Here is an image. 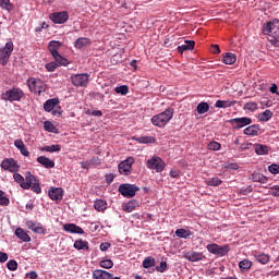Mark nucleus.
<instances>
[{"label": "nucleus", "instance_id": "1", "mask_svg": "<svg viewBox=\"0 0 279 279\" xmlns=\"http://www.w3.org/2000/svg\"><path fill=\"white\" fill-rule=\"evenodd\" d=\"M263 34L268 36V41L272 47H279V20L275 19L263 26Z\"/></svg>", "mask_w": 279, "mask_h": 279}, {"label": "nucleus", "instance_id": "2", "mask_svg": "<svg viewBox=\"0 0 279 279\" xmlns=\"http://www.w3.org/2000/svg\"><path fill=\"white\" fill-rule=\"evenodd\" d=\"M22 189H24V191H29L31 189V191H33V193H36L37 195H40V193H43L40 182L29 171L25 172L24 174V183H22Z\"/></svg>", "mask_w": 279, "mask_h": 279}, {"label": "nucleus", "instance_id": "3", "mask_svg": "<svg viewBox=\"0 0 279 279\" xmlns=\"http://www.w3.org/2000/svg\"><path fill=\"white\" fill-rule=\"evenodd\" d=\"M171 119H173V108H167L161 113L154 116L151 118V123L156 128H165Z\"/></svg>", "mask_w": 279, "mask_h": 279}, {"label": "nucleus", "instance_id": "4", "mask_svg": "<svg viewBox=\"0 0 279 279\" xmlns=\"http://www.w3.org/2000/svg\"><path fill=\"white\" fill-rule=\"evenodd\" d=\"M25 96V93L22 92L19 87H13L2 94V99L4 101H21L23 97Z\"/></svg>", "mask_w": 279, "mask_h": 279}, {"label": "nucleus", "instance_id": "5", "mask_svg": "<svg viewBox=\"0 0 279 279\" xmlns=\"http://www.w3.org/2000/svg\"><path fill=\"white\" fill-rule=\"evenodd\" d=\"M26 84L29 88L31 93H37L40 95V93H45L47 85H45V82L40 78L31 77L26 81Z\"/></svg>", "mask_w": 279, "mask_h": 279}, {"label": "nucleus", "instance_id": "6", "mask_svg": "<svg viewBox=\"0 0 279 279\" xmlns=\"http://www.w3.org/2000/svg\"><path fill=\"white\" fill-rule=\"evenodd\" d=\"M118 191L123 197L130 199L134 197L141 189L136 186V184L123 183L119 186Z\"/></svg>", "mask_w": 279, "mask_h": 279}, {"label": "nucleus", "instance_id": "7", "mask_svg": "<svg viewBox=\"0 0 279 279\" xmlns=\"http://www.w3.org/2000/svg\"><path fill=\"white\" fill-rule=\"evenodd\" d=\"M0 167L3 169V171H9L10 173H19V171H21V166L14 158L3 159Z\"/></svg>", "mask_w": 279, "mask_h": 279}, {"label": "nucleus", "instance_id": "8", "mask_svg": "<svg viewBox=\"0 0 279 279\" xmlns=\"http://www.w3.org/2000/svg\"><path fill=\"white\" fill-rule=\"evenodd\" d=\"M146 167L155 170L157 173H162V171H165L166 163L162 158L153 157L146 161Z\"/></svg>", "mask_w": 279, "mask_h": 279}, {"label": "nucleus", "instance_id": "9", "mask_svg": "<svg viewBox=\"0 0 279 279\" xmlns=\"http://www.w3.org/2000/svg\"><path fill=\"white\" fill-rule=\"evenodd\" d=\"M228 123L232 125L233 130H241L246 125H252V118H248V117L233 118L228 120Z\"/></svg>", "mask_w": 279, "mask_h": 279}, {"label": "nucleus", "instance_id": "10", "mask_svg": "<svg viewBox=\"0 0 279 279\" xmlns=\"http://www.w3.org/2000/svg\"><path fill=\"white\" fill-rule=\"evenodd\" d=\"M89 80H90V76L87 73L76 74L71 76V82L73 86H76V87L88 86Z\"/></svg>", "mask_w": 279, "mask_h": 279}, {"label": "nucleus", "instance_id": "11", "mask_svg": "<svg viewBox=\"0 0 279 279\" xmlns=\"http://www.w3.org/2000/svg\"><path fill=\"white\" fill-rule=\"evenodd\" d=\"M134 165V158L129 157L118 166L119 173L121 175H130L132 173V166Z\"/></svg>", "mask_w": 279, "mask_h": 279}, {"label": "nucleus", "instance_id": "12", "mask_svg": "<svg viewBox=\"0 0 279 279\" xmlns=\"http://www.w3.org/2000/svg\"><path fill=\"white\" fill-rule=\"evenodd\" d=\"M49 19L50 21H52V23H56L57 25H64V23L69 21V12H53L49 15Z\"/></svg>", "mask_w": 279, "mask_h": 279}, {"label": "nucleus", "instance_id": "13", "mask_svg": "<svg viewBox=\"0 0 279 279\" xmlns=\"http://www.w3.org/2000/svg\"><path fill=\"white\" fill-rule=\"evenodd\" d=\"M48 195L52 202L60 204L62 198L64 197V190L62 187H53L51 186L48 191Z\"/></svg>", "mask_w": 279, "mask_h": 279}, {"label": "nucleus", "instance_id": "14", "mask_svg": "<svg viewBox=\"0 0 279 279\" xmlns=\"http://www.w3.org/2000/svg\"><path fill=\"white\" fill-rule=\"evenodd\" d=\"M183 258H185L190 263H199V260H204L206 256L204 255V253H199L196 251H187L183 253Z\"/></svg>", "mask_w": 279, "mask_h": 279}, {"label": "nucleus", "instance_id": "15", "mask_svg": "<svg viewBox=\"0 0 279 279\" xmlns=\"http://www.w3.org/2000/svg\"><path fill=\"white\" fill-rule=\"evenodd\" d=\"M26 227L28 228V230L36 232V234H45V228L43 227V225H40V222L27 220Z\"/></svg>", "mask_w": 279, "mask_h": 279}, {"label": "nucleus", "instance_id": "16", "mask_svg": "<svg viewBox=\"0 0 279 279\" xmlns=\"http://www.w3.org/2000/svg\"><path fill=\"white\" fill-rule=\"evenodd\" d=\"M63 230L70 234H84V229L75 223H65Z\"/></svg>", "mask_w": 279, "mask_h": 279}, {"label": "nucleus", "instance_id": "17", "mask_svg": "<svg viewBox=\"0 0 279 279\" xmlns=\"http://www.w3.org/2000/svg\"><path fill=\"white\" fill-rule=\"evenodd\" d=\"M15 236H17V239H20L24 243H29V241H32V236H29V234L21 227L15 229Z\"/></svg>", "mask_w": 279, "mask_h": 279}, {"label": "nucleus", "instance_id": "18", "mask_svg": "<svg viewBox=\"0 0 279 279\" xmlns=\"http://www.w3.org/2000/svg\"><path fill=\"white\" fill-rule=\"evenodd\" d=\"M37 162H39V165L45 167V169H53V167H56V162L45 156H39L37 158Z\"/></svg>", "mask_w": 279, "mask_h": 279}, {"label": "nucleus", "instance_id": "19", "mask_svg": "<svg viewBox=\"0 0 279 279\" xmlns=\"http://www.w3.org/2000/svg\"><path fill=\"white\" fill-rule=\"evenodd\" d=\"M243 133L246 136H258V134L260 133V125L258 124L250 125L246 129H244Z\"/></svg>", "mask_w": 279, "mask_h": 279}, {"label": "nucleus", "instance_id": "20", "mask_svg": "<svg viewBox=\"0 0 279 279\" xmlns=\"http://www.w3.org/2000/svg\"><path fill=\"white\" fill-rule=\"evenodd\" d=\"M60 104V100L58 98H51L48 99L45 104H44V110L46 112H52V110L56 108V106H58Z\"/></svg>", "mask_w": 279, "mask_h": 279}, {"label": "nucleus", "instance_id": "21", "mask_svg": "<svg viewBox=\"0 0 279 279\" xmlns=\"http://www.w3.org/2000/svg\"><path fill=\"white\" fill-rule=\"evenodd\" d=\"M60 47H62V44L60 41H56V40H51L48 45V49L52 56V58H54V56H58L60 52L58 51L60 49Z\"/></svg>", "mask_w": 279, "mask_h": 279}, {"label": "nucleus", "instance_id": "22", "mask_svg": "<svg viewBox=\"0 0 279 279\" xmlns=\"http://www.w3.org/2000/svg\"><path fill=\"white\" fill-rule=\"evenodd\" d=\"M93 278L94 279H110L112 278V274L102 270V269H96L93 271Z\"/></svg>", "mask_w": 279, "mask_h": 279}, {"label": "nucleus", "instance_id": "23", "mask_svg": "<svg viewBox=\"0 0 279 279\" xmlns=\"http://www.w3.org/2000/svg\"><path fill=\"white\" fill-rule=\"evenodd\" d=\"M236 106V100H217L215 104V108H232Z\"/></svg>", "mask_w": 279, "mask_h": 279}, {"label": "nucleus", "instance_id": "24", "mask_svg": "<svg viewBox=\"0 0 279 279\" xmlns=\"http://www.w3.org/2000/svg\"><path fill=\"white\" fill-rule=\"evenodd\" d=\"M255 154L257 156H267L269 154V146L263 144H255L254 145Z\"/></svg>", "mask_w": 279, "mask_h": 279}, {"label": "nucleus", "instance_id": "25", "mask_svg": "<svg viewBox=\"0 0 279 279\" xmlns=\"http://www.w3.org/2000/svg\"><path fill=\"white\" fill-rule=\"evenodd\" d=\"M195 49V41L186 40L184 45L178 47L179 53H184V51H193Z\"/></svg>", "mask_w": 279, "mask_h": 279}, {"label": "nucleus", "instance_id": "26", "mask_svg": "<svg viewBox=\"0 0 279 279\" xmlns=\"http://www.w3.org/2000/svg\"><path fill=\"white\" fill-rule=\"evenodd\" d=\"M88 45H90V39L86 37H80L74 43L75 49H83V47H88Z\"/></svg>", "mask_w": 279, "mask_h": 279}, {"label": "nucleus", "instance_id": "27", "mask_svg": "<svg viewBox=\"0 0 279 279\" xmlns=\"http://www.w3.org/2000/svg\"><path fill=\"white\" fill-rule=\"evenodd\" d=\"M137 206H138V201L132 199L125 205H123L122 210H124V213H133V210H136Z\"/></svg>", "mask_w": 279, "mask_h": 279}, {"label": "nucleus", "instance_id": "28", "mask_svg": "<svg viewBox=\"0 0 279 279\" xmlns=\"http://www.w3.org/2000/svg\"><path fill=\"white\" fill-rule=\"evenodd\" d=\"M222 62L223 64H234V62H236V54L232 52H226L222 54Z\"/></svg>", "mask_w": 279, "mask_h": 279}, {"label": "nucleus", "instance_id": "29", "mask_svg": "<svg viewBox=\"0 0 279 279\" xmlns=\"http://www.w3.org/2000/svg\"><path fill=\"white\" fill-rule=\"evenodd\" d=\"M271 117H274V112H271L269 109H266L264 112L258 114L257 119L258 121L266 123L271 119Z\"/></svg>", "mask_w": 279, "mask_h": 279}, {"label": "nucleus", "instance_id": "30", "mask_svg": "<svg viewBox=\"0 0 279 279\" xmlns=\"http://www.w3.org/2000/svg\"><path fill=\"white\" fill-rule=\"evenodd\" d=\"M175 235L179 236V239H189L193 236V232L186 229H177Z\"/></svg>", "mask_w": 279, "mask_h": 279}, {"label": "nucleus", "instance_id": "31", "mask_svg": "<svg viewBox=\"0 0 279 279\" xmlns=\"http://www.w3.org/2000/svg\"><path fill=\"white\" fill-rule=\"evenodd\" d=\"M208 110H210V105H208V102H199L196 107V112L198 114H206V112H208Z\"/></svg>", "mask_w": 279, "mask_h": 279}, {"label": "nucleus", "instance_id": "32", "mask_svg": "<svg viewBox=\"0 0 279 279\" xmlns=\"http://www.w3.org/2000/svg\"><path fill=\"white\" fill-rule=\"evenodd\" d=\"M255 260H257V263H260V265H267V263H269V255L262 253V254H255L254 255Z\"/></svg>", "mask_w": 279, "mask_h": 279}, {"label": "nucleus", "instance_id": "33", "mask_svg": "<svg viewBox=\"0 0 279 279\" xmlns=\"http://www.w3.org/2000/svg\"><path fill=\"white\" fill-rule=\"evenodd\" d=\"M252 180L253 182H259V184H267V177L258 172L252 174Z\"/></svg>", "mask_w": 279, "mask_h": 279}, {"label": "nucleus", "instance_id": "34", "mask_svg": "<svg viewBox=\"0 0 279 279\" xmlns=\"http://www.w3.org/2000/svg\"><path fill=\"white\" fill-rule=\"evenodd\" d=\"M135 141L137 143H141L142 145H146L148 143H156V137H154V136H141V137H136Z\"/></svg>", "mask_w": 279, "mask_h": 279}, {"label": "nucleus", "instance_id": "35", "mask_svg": "<svg viewBox=\"0 0 279 279\" xmlns=\"http://www.w3.org/2000/svg\"><path fill=\"white\" fill-rule=\"evenodd\" d=\"M144 269H149V267H156V258L148 256L143 260Z\"/></svg>", "mask_w": 279, "mask_h": 279}, {"label": "nucleus", "instance_id": "36", "mask_svg": "<svg viewBox=\"0 0 279 279\" xmlns=\"http://www.w3.org/2000/svg\"><path fill=\"white\" fill-rule=\"evenodd\" d=\"M74 247L75 250H86L88 251L89 247H88V241H84V240H76L74 242Z\"/></svg>", "mask_w": 279, "mask_h": 279}, {"label": "nucleus", "instance_id": "37", "mask_svg": "<svg viewBox=\"0 0 279 279\" xmlns=\"http://www.w3.org/2000/svg\"><path fill=\"white\" fill-rule=\"evenodd\" d=\"M107 203L104 199H98L94 203L95 210H98V213H104L106 210Z\"/></svg>", "mask_w": 279, "mask_h": 279}, {"label": "nucleus", "instance_id": "38", "mask_svg": "<svg viewBox=\"0 0 279 279\" xmlns=\"http://www.w3.org/2000/svg\"><path fill=\"white\" fill-rule=\"evenodd\" d=\"M239 267H240L241 271H250V269H252V260L244 259L239 263Z\"/></svg>", "mask_w": 279, "mask_h": 279}, {"label": "nucleus", "instance_id": "39", "mask_svg": "<svg viewBox=\"0 0 279 279\" xmlns=\"http://www.w3.org/2000/svg\"><path fill=\"white\" fill-rule=\"evenodd\" d=\"M39 149H40V151H49L50 154H53L56 151H60V149H62V147L60 145L56 144V145H51V146H44Z\"/></svg>", "mask_w": 279, "mask_h": 279}, {"label": "nucleus", "instance_id": "40", "mask_svg": "<svg viewBox=\"0 0 279 279\" xmlns=\"http://www.w3.org/2000/svg\"><path fill=\"white\" fill-rule=\"evenodd\" d=\"M230 252V245H218L216 256H226Z\"/></svg>", "mask_w": 279, "mask_h": 279}, {"label": "nucleus", "instance_id": "41", "mask_svg": "<svg viewBox=\"0 0 279 279\" xmlns=\"http://www.w3.org/2000/svg\"><path fill=\"white\" fill-rule=\"evenodd\" d=\"M53 58L58 66H66L69 64V60L64 57H61L60 53L56 54Z\"/></svg>", "mask_w": 279, "mask_h": 279}, {"label": "nucleus", "instance_id": "42", "mask_svg": "<svg viewBox=\"0 0 279 279\" xmlns=\"http://www.w3.org/2000/svg\"><path fill=\"white\" fill-rule=\"evenodd\" d=\"M0 8L8 10V12H12V10H14V5L10 3V0H0Z\"/></svg>", "mask_w": 279, "mask_h": 279}, {"label": "nucleus", "instance_id": "43", "mask_svg": "<svg viewBox=\"0 0 279 279\" xmlns=\"http://www.w3.org/2000/svg\"><path fill=\"white\" fill-rule=\"evenodd\" d=\"M13 179H14V182H16L17 184H20L21 189H23V184L25 182V177L22 175L21 173L19 172H13Z\"/></svg>", "mask_w": 279, "mask_h": 279}, {"label": "nucleus", "instance_id": "44", "mask_svg": "<svg viewBox=\"0 0 279 279\" xmlns=\"http://www.w3.org/2000/svg\"><path fill=\"white\" fill-rule=\"evenodd\" d=\"M9 60H10V54L8 52L0 50V64H2V66H5Z\"/></svg>", "mask_w": 279, "mask_h": 279}, {"label": "nucleus", "instance_id": "45", "mask_svg": "<svg viewBox=\"0 0 279 279\" xmlns=\"http://www.w3.org/2000/svg\"><path fill=\"white\" fill-rule=\"evenodd\" d=\"M100 267H102V269H112V267H114V263L112 259H104L100 262Z\"/></svg>", "mask_w": 279, "mask_h": 279}, {"label": "nucleus", "instance_id": "46", "mask_svg": "<svg viewBox=\"0 0 279 279\" xmlns=\"http://www.w3.org/2000/svg\"><path fill=\"white\" fill-rule=\"evenodd\" d=\"M4 53L12 56V51H14V44L12 41H8L3 49H1Z\"/></svg>", "mask_w": 279, "mask_h": 279}, {"label": "nucleus", "instance_id": "47", "mask_svg": "<svg viewBox=\"0 0 279 279\" xmlns=\"http://www.w3.org/2000/svg\"><path fill=\"white\" fill-rule=\"evenodd\" d=\"M114 92L118 95H128V93H130V87H128V85H122V86L116 87Z\"/></svg>", "mask_w": 279, "mask_h": 279}, {"label": "nucleus", "instance_id": "48", "mask_svg": "<svg viewBox=\"0 0 279 279\" xmlns=\"http://www.w3.org/2000/svg\"><path fill=\"white\" fill-rule=\"evenodd\" d=\"M7 268L9 271H16L19 269V263H16L14 259H11L7 263Z\"/></svg>", "mask_w": 279, "mask_h": 279}, {"label": "nucleus", "instance_id": "49", "mask_svg": "<svg viewBox=\"0 0 279 279\" xmlns=\"http://www.w3.org/2000/svg\"><path fill=\"white\" fill-rule=\"evenodd\" d=\"M244 110H250L251 112H255V110H258V104L256 102H246L244 105Z\"/></svg>", "mask_w": 279, "mask_h": 279}, {"label": "nucleus", "instance_id": "50", "mask_svg": "<svg viewBox=\"0 0 279 279\" xmlns=\"http://www.w3.org/2000/svg\"><path fill=\"white\" fill-rule=\"evenodd\" d=\"M220 184H221V179H219L218 177L207 180L208 186H219Z\"/></svg>", "mask_w": 279, "mask_h": 279}, {"label": "nucleus", "instance_id": "51", "mask_svg": "<svg viewBox=\"0 0 279 279\" xmlns=\"http://www.w3.org/2000/svg\"><path fill=\"white\" fill-rule=\"evenodd\" d=\"M208 149L211 151H219V149H221V144L219 142H210L208 144Z\"/></svg>", "mask_w": 279, "mask_h": 279}, {"label": "nucleus", "instance_id": "52", "mask_svg": "<svg viewBox=\"0 0 279 279\" xmlns=\"http://www.w3.org/2000/svg\"><path fill=\"white\" fill-rule=\"evenodd\" d=\"M44 129L46 130V132H56V125H53V123H51L50 121H46L44 123Z\"/></svg>", "mask_w": 279, "mask_h": 279}, {"label": "nucleus", "instance_id": "53", "mask_svg": "<svg viewBox=\"0 0 279 279\" xmlns=\"http://www.w3.org/2000/svg\"><path fill=\"white\" fill-rule=\"evenodd\" d=\"M89 165L90 167H99V165H101V159L99 157H93L89 160Z\"/></svg>", "mask_w": 279, "mask_h": 279}, {"label": "nucleus", "instance_id": "54", "mask_svg": "<svg viewBox=\"0 0 279 279\" xmlns=\"http://www.w3.org/2000/svg\"><path fill=\"white\" fill-rule=\"evenodd\" d=\"M219 247V244H208L207 245V251L210 253V254H215L217 255V250Z\"/></svg>", "mask_w": 279, "mask_h": 279}, {"label": "nucleus", "instance_id": "55", "mask_svg": "<svg viewBox=\"0 0 279 279\" xmlns=\"http://www.w3.org/2000/svg\"><path fill=\"white\" fill-rule=\"evenodd\" d=\"M57 66H59L57 62H49L46 64V69L49 71V73H53Z\"/></svg>", "mask_w": 279, "mask_h": 279}, {"label": "nucleus", "instance_id": "56", "mask_svg": "<svg viewBox=\"0 0 279 279\" xmlns=\"http://www.w3.org/2000/svg\"><path fill=\"white\" fill-rule=\"evenodd\" d=\"M268 171L274 173L275 175L279 173V163H272L268 167Z\"/></svg>", "mask_w": 279, "mask_h": 279}, {"label": "nucleus", "instance_id": "57", "mask_svg": "<svg viewBox=\"0 0 279 279\" xmlns=\"http://www.w3.org/2000/svg\"><path fill=\"white\" fill-rule=\"evenodd\" d=\"M167 269V262H161L159 266H156V271L159 274H165V270Z\"/></svg>", "mask_w": 279, "mask_h": 279}, {"label": "nucleus", "instance_id": "58", "mask_svg": "<svg viewBox=\"0 0 279 279\" xmlns=\"http://www.w3.org/2000/svg\"><path fill=\"white\" fill-rule=\"evenodd\" d=\"M209 51L214 54L221 53V48H219V45L214 44L210 46Z\"/></svg>", "mask_w": 279, "mask_h": 279}, {"label": "nucleus", "instance_id": "59", "mask_svg": "<svg viewBox=\"0 0 279 279\" xmlns=\"http://www.w3.org/2000/svg\"><path fill=\"white\" fill-rule=\"evenodd\" d=\"M52 114L53 117H62V108L60 106H58L57 108L54 107L52 109Z\"/></svg>", "mask_w": 279, "mask_h": 279}, {"label": "nucleus", "instance_id": "60", "mask_svg": "<svg viewBox=\"0 0 279 279\" xmlns=\"http://www.w3.org/2000/svg\"><path fill=\"white\" fill-rule=\"evenodd\" d=\"M0 206H10V198L2 196L0 198Z\"/></svg>", "mask_w": 279, "mask_h": 279}, {"label": "nucleus", "instance_id": "61", "mask_svg": "<svg viewBox=\"0 0 279 279\" xmlns=\"http://www.w3.org/2000/svg\"><path fill=\"white\" fill-rule=\"evenodd\" d=\"M14 146H15L17 149H20V148H22V147L25 146V143L23 142V140H15V141H14Z\"/></svg>", "mask_w": 279, "mask_h": 279}, {"label": "nucleus", "instance_id": "62", "mask_svg": "<svg viewBox=\"0 0 279 279\" xmlns=\"http://www.w3.org/2000/svg\"><path fill=\"white\" fill-rule=\"evenodd\" d=\"M80 165H81L82 169H90V167H92L89 160L81 161Z\"/></svg>", "mask_w": 279, "mask_h": 279}, {"label": "nucleus", "instance_id": "63", "mask_svg": "<svg viewBox=\"0 0 279 279\" xmlns=\"http://www.w3.org/2000/svg\"><path fill=\"white\" fill-rule=\"evenodd\" d=\"M8 253L0 252V263H7Z\"/></svg>", "mask_w": 279, "mask_h": 279}, {"label": "nucleus", "instance_id": "64", "mask_svg": "<svg viewBox=\"0 0 279 279\" xmlns=\"http://www.w3.org/2000/svg\"><path fill=\"white\" fill-rule=\"evenodd\" d=\"M170 177L171 178H180V170H171Z\"/></svg>", "mask_w": 279, "mask_h": 279}]
</instances>
